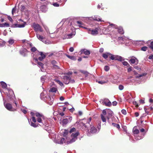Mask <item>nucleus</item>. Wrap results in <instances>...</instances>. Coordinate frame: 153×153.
Instances as JSON below:
<instances>
[{
	"mask_svg": "<svg viewBox=\"0 0 153 153\" xmlns=\"http://www.w3.org/2000/svg\"><path fill=\"white\" fill-rule=\"evenodd\" d=\"M21 110L25 114H26L27 113V111L26 110H25V109H23V110L21 109Z\"/></svg>",
	"mask_w": 153,
	"mask_h": 153,
	"instance_id": "nucleus-61",
	"label": "nucleus"
},
{
	"mask_svg": "<svg viewBox=\"0 0 153 153\" xmlns=\"http://www.w3.org/2000/svg\"><path fill=\"white\" fill-rule=\"evenodd\" d=\"M147 49L148 48L147 47L144 46L141 48V50L143 51H146Z\"/></svg>",
	"mask_w": 153,
	"mask_h": 153,
	"instance_id": "nucleus-40",
	"label": "nucleus"
},
{
	"mask_svg": "<svg viewBox=\"0 0 153 153\" xmlns=\"http://www.w3.org/2000/svg\"><path fill=\"white\" fill-rule=\"evenodd\" d=\"M112 104L113 105H116L117 104V102L116 101L113 102H112Z\"/></svg>",
	"mask_w": 153,
	"mask_h": 153,
	"instance_id": "nucleus-64",
	"label": "nucleus"
},
{
	"mask_svg": "<svg viewBox=\"0 0 153 153\" xmlns=\"http://www.w3.org/2000/svg\"><path fill=\"white\" fill-rule=\"evenodd\" d=\"M82 54L88 55L90 54V52L89 51L85 49L82 50L80 51V54Z\"/></svg>",
	"mask_w": 153,
	"mask_h": 153,
	"instance_id": "nucleus-14",
	"label": "nucleus"
},
{
	"mask_svg": "<svg viewBox=\"0 0 153 153\" xmlns=\"http://www.w3.org/2000/svg\"><path fill=\"white\" fill-rule=\"evenodd\" d=\"M57 91V88L56 87H52L49 90L50 92H56Z\"/></svg>",
	"mask_w": 153,
	"mask_h": 153,
	"instance_id": "nucleus-30",
	"label": "nucleus"
},
{
	"mask_svg": "<svg viewBox=\"0 0 153 153\" xmlns=\"http://www.w3.org/2000/svg\"><path fill=\"white\" fill-rule=\"evenodd\" d=\"M44 28H45V30H46V31L47 32V33H48L50 34H53V33H50L49 32V30H48V28L47 27H45L44 26Z\"/></svg>",
	"mask_w": 153,
	"mask_h": 153,
	"instance_id": "nucleus-51",
	"label": "nucleus"
},
{
	"mask_svg": "<svg viewBox=\"0 0 153 153\" xmlns=\"http://www.w3.org/2000/svg\"><path fill=\"white\" fill-rule=\"evenodd\" d=\"M149 47L153 51V41L151 42Z\"/></svg>",
	"mask_w": 153,
	"mask_h": 153,
	"instance_id": "nucleus-45",
	"label": "nucleus"
},
{
	"mask_svg": "<svg viewBox=\"0 0 153 153\" xmlns=\"http://www.w3.org/2000/svg\"><path fill=\"white\" fill-rule=\"evenodd\" d=\"M81 72L83 74H85L86 75H87L88 74V73L86 71H82Z\"/></svg>",
	"mask_w": 153,
	"mask_h": 153,
	"instance_id": "nucleus-55",
	"label": "nucleus"
},
{
	"mask_svg": "<svg viewBox=\"0 0 153 153\" xmlns=\"http://www.w3.org/2000/svg\"><path fill=\"white\" fill-rule=\"evenodd\" d=\"M118 39L119 41H121V42L122 43L125 42L126 39V38L124 37H120L118 38Z\"/></svg>",
	"mask_w": 153,
	"mask_h": 153,
	"instance_id": "nucleus-31",
	"label": "nucleus"
},
{
	"mask_svg": "<svg viewBox=\"0 0 153 153\" xmlns=\"http://www.w3.org/2000/svg\"><path fill=\"white\" fill-rule=\"evenodd\" d=\"M33 26L34 30L36 33H38V32L39 31L40 32H42L43 31L42 28L38 24L34 23L33 24Z\"/></svg>",
	"mask_w": 153,
	"mask_h": 153,
	"instance_id": "nucleus-8",
	"label": "nucleus"
},
{
	"mask_svg": "<svg viewBox=\"0 0 153 153\" xmlns=\"http://www.w3.org/2000/svg\"><path fill=\"white\" fill-rule=\"evenodd\" d=\"M36 49L35 47H32L31 49V51L32 52H34L35 51H36Z\"/></svg>",
	"mask_w": 153,
	"mask_h": 153,
	"instance_id": "nucleus-50",
	"label": "nucleus"
},
{
	"mask_svg": "<svg viewBox=\"0 0 153 153\" xmlns=\"http://www.w3.org/2000/svg\"><path fill=\"white\" fill-rule=\"evenodd\" d=\"M66 56L68 58L72 60H76V58L74 56H70L68 55H66Z\"/></svg>",
	"mask_w": 153,
	"mask_h": 153,
	"instance_id": "nucleus-34",
	"label": "nucleus"
},
{
	"mask_svg": "<svg viewBox=\"0 0 153 153\" xmlns=\"http://www.w3.org/2000/svg\"><path fill=\"white\" fill-rule=\"evenodd\" d=\"M9 92H10V94H11V96H10L7 95V96L8 97L7 100L8 102H10L12 101L13 100V98H14V95L13 93V92L12 91H10Z\"/></svg>",
	"mask_w": 153,
	"mask_h": 153,
	"instance_id": "nucleus-12",
	"label": "nucleus"
},
{
	"mask_svg": "<svg viewBox=\"0 0 153 153\" xmlns=\"http://www.w3.org/2000/svg\"><path fill=\"white\" fill-rule=\"evenodd\" d=\"M68 117V118H67V119H68L69 122H71L72 120V117Z\"/></svg>",
	"mask_w": 153,
	"mask_h": 153,
	"instance_id": "nucleus-52",
	"label": "nucleus"
},
{
	"mask_svg": "<svg viewBox=\"0 0 153 153\" xmlns=\"http://www.w3.org/2000/svg\"><path fill=\"white\" fill-rule=\"evenodd\" d=\"M16 7H14L12 9V14L13 16L14 15V13H16Z\"/></svg>",
	"mask_w": 153,
	"mask_h": 153,
	"instance_id": "nucleus-38",
	"label": "nucleus"
},
{
	"mask_svg": "<svg viewBox=\"0 0 153 153\" xmlns=\"http://www.w3.org/2000/svg\"><path fill=\"white\" fill-rule=\"evenodd\" d=\"M121 112L124 115H126V111L125 109H122L121 110Z\"/></svg>",
	"mask_w": 153,
	"mask_h": 153,
	"instance_id": "nucleus-48",
	"label": "nucleus"
},
{
	"mask_svg": "<svg viewBox=\"0 0 153 153\" xmlns=\"http://www.w3.org/2000/svg\"><path fill=\"white\" fill-rule=\"evenodd\" d=\"M102 104L103 105H104L106 106H110L111 105V102L108 99H105L102 102Z\"/></svg>",
	"mask_w": 153,
	"mask_h": 153,
	"instance_id": "nucleus-13",
	"label": "nucleus"
},
{
	"mask_svg": "<svg viewBox=\"0 0 153 153\" xmlns=\"http://www.w3.org/2000/svg\"><path fill=\"white\" fill-rule=\"evenodd\" d=\"M87 30L89 31L88 33L91 34L92 35H96L98 33V28H96L95 29L93 30H91L90 28H88Z\"/></svg>",
	"mask_w": 153,
	"mask_h": 153,
	"instance_id": "nucleus-9",
	"label": "nucleus"
},
{
	"mask_svg": "<svg viewBox=\"0 0 153 153\" xmlns=\"http://www.w3.org/2000/svg\"><path fill=\"white\" fill-rule=\"evenodd\" d=\"M52 64L53 65V68L56 69H59V67H58L57 65H56V64H57V62L53 60L52 62Z\"/></svg>",
	"mask_w": 153,
	"mask_h": 153,
	"instance_id": "nucleus-19",
	"label": "nucleus"
},
{
	"mask_svg": "<svg viewBox=\"0 0 153 153\" xmlns=\"http://www.w3.org/2000/svg\"><path fill=\"white\" fill-rule=\"evenodd\" d=\"M46 101L49 104L51 105L52 104L54 100V98L52 97H50L48 96L46 99Z\"/></svg>",
	"mask_w": 153,
	"mask_h": 153,
	"instance_id": "nucleus-11",
	"label": "nucleus"
},
{
	"mask_svg": "<svg viewBox=\"0 0 153 153\" xmlns=\"http://www.w3.org/2000/svg\"><path fill=\"white\" fill-rule=\"evenodd\" d=\"M104 49L103 48H101L100 49L99 51L100 52L102 53L103 52Z\"/></svg>",
	"mask_w": 153,
	"mask_h": 153,
	"instance_id": "nucleus-62",
	"label": "nucleus"
},
{
	"mask_svg": "<svg viewBox=\"0 0 153 153\" xmlns=\"http://www.w3.org/2000/svg\"><path fill=\"white\" fill-rule=\"evenodd\" d=\"M52 4L54 6L56 7H58L59 6V4L57 2L53 3Z\"/></svg>",
	"mask_w": 153,
	"mask_h": 153,
	"instance_id": "nucleus-42",
	"label": "nucleus"
},
{
	"mask_svg": "<svg viewBox=\"0 0 153 153\" xmlns=\"http://www.w3.org/2000/svg\"><path fill=\"white\" fill-rule=\"evenodd\" d=\"M124 88V86L122 85H120L119 86V89L120 90H123Z\"/></svg>",
	"mask_w": 153,
	"mask_h": 153,
	"instance_id": "nucleus-43",
	"label": "nucleus"
},
{
	"mask_svg": "<svg viewBox=\"0 0 153 153\" xmlns=\"http://www.w3.org/2000/svg\"><path fill=\"white\" fill-rule=\"evenodd\" d=\"M67 134H68V131L67 130H65L64 131V132L63 134V136L64 137H66H66V136L67 135ZM67 139H68L67 137ZM65 139H66V138ZM67 140H68V139H67Z\"/></svg>",
	"mask_w": 153,
	"mask_h": 153,
	"instance_id": "nucleus-41",
	"label": "nucleus"
},
{
	"mask_svg": "<svg viewBox=\"0 0 153 153\" xmlns=\"http://www.w3.org/2000/svg\"><path fill=\"white\" fill-rule=\"evenodd\" d=\"M36 113H34V112H31L30 113V114L31 115H32V116H34L36 115Z\"/></svg>",
	"mask_w": 153,
	"mask_h": 153,
	"instance_id": "nucleus-60",
	"label": "nucleus"
},
{
	"mask_svg": "<svg viewBox=\"0 0 153 153\" xmlns=\"http://www.w3.org/2000/svg\"><path fill=\"white\" fill-rule=\"evenodd\" d=\"M40 97L42 99H44V100H46V99H45V98H46L47 97H47V96L44 95V92L41 93L40 94Z\"/></svg>",
	"mask_w": 153,
	"mask_h": 153,
	"instance_id": "nucleus-35",
	"label": "nucleus"
},
{
	"mask_svg": "<svg viewBox=\"0 0 153 153\" xmlns=\"http://www.w3.org/2000/svg\"><path fill=\"white\" fill-rule=\"evenodd\" d=\"M149 59H153V55L151 54L149 57Z\"/></svg>",
	"mask_w": 153,
	"mask_h": 153,
	"instance_id": "nucleus-56",
	"label": "nucleus"
},
{
	"mask_svg": "<svg viewBox=\"0 0 153 153\" xmlns=\"http://www.w3.org/2000/svg\"><path fill=\"white\" fill-rule=\"evenodd\" d=\"M91 129L90 132L91 133L94 134L97 132V130L96 128L93 126H91Z\"/></svg>",
	"mask_w": 153,
	"mask_h": 153,
	"instance_id": "nucleus-21",
	"label": "nucleus"
},
{
	"mask_svg": "<svg viewBox=\"0 0 153 153\" xmlns=\"http://www.w3.org/2000/svg\"><path fill=\"white\" fill-rule=\"evenodd\" d=\"M46 76H42L41 78V80L42 82H43L44 81Z\"/></svg>",
	"mask_w": 153,
	"mask_h": 153,
	"instance_id": "nucleus-37",
	"label": "nucleus"
},
{
	"mask_svg": "<svg viewBox=\"0 0 153 153\" xmlns=\"http://www.w3.org/2000/svg\"><path fill=\"white\" fill-rule=\"evenodd\" d=\"M133 132L134 134H137L139 133V131L136 128V127L135 126L133 129Z\"/></svg>",
	"mask_w": 153,
	"mask_h": 153,
	"instance_id": "nucleus-24",
	"label": "nucleus"
},
{
	"mask_svg": "<svg viewBox=\"0 0 153 153\" xmlns=\"http://www.w3.org/2000/svg\"><path fill=\"white\" fill-rule=\"evenodd\" d=\"M112 125L113 126L117 128L118 129L120 128V126L119 124L113 123Z\"/></svg>",
	"mask_w": 153,
	"mask_h": 153,
	"instance_id": "nucleus-33",
	"label": "nucleus"
},
{
	"mask_svg": "<svg viewBox=\"0 0 153 153\" xmlns=\"http://www.w3.org/2000/svg\"><path fill=\"white\" fill-rule=\"evenodd\" d=\"M76 130V128H73L70 129L69 132L70 133H72L71 136V138L69 141H67V144L71 143L77 140V137L79 135V133L78 131L74 132Z\"/></svg>",
	"mask_w": 153,
	"mask_h": 153,
	"instance_id": "nucleus-2",
	"label": "nucleus"
},
{
	"mask_svg": "<svg viewBox=\"0 0 153 153\" xmlns=\"http://www.w3.org/2000/svg\"><path fill=\"white\" fill-rule=\"evenodd\" d=\"M36 52H37L39 54V53H40V55H41V56H40L39 57L38 59L40 61H42L43 59H44L45 57V54H44L42 52H39L38 51H37Z\"/></svg>",
	"mask_w": 153,
	"mask_h": 153,
	"instance_id": "nucleus-17",
	"label": "nucleus"
},
{
	"mask_svg": "<svg viewBox=\"0 0 153 153\" xmlns=\"http://www.w3.org/2000/svg\"><path fill=\"white\" fill-rule=\"evenodd\" d=\"M28 122L29 124H30V126L34 128L37 127L38 126V125L36 124V123H33L32 122H30L29 120L28 119Z\"/></svg>",
	"mask_w": 153,
	"mask_h": 153,
	"instance_id": "nucleus-25",
	"label": "nucleus"
},
{
	"mask_svg": "<svg viewBox=\"0 0 153 153\" xmlns=\"http://www.w3.org/2000/svg\"><path fill=\"white\" fill-rule=\"evenodd\" d=\"M54 142L56 143L59 144H62L64 143H67L68 141L67 137H66V139L64 138L59 137L57 139H55L54 140Z\"/></svg>",
	"mask_w": 153,
	"mask_h": 153,
	"instance_id": "nucleus-5",
	"label": "nucleus"
},
{
	"mask_svg": "<svg viewBox=\"0 0 153 153\" xmlns=\"http://www.w3.org/2000/svg\"><path fill=\"white\" fill-rule=\"evenodd\" d=\"M108 82V80H106V81H99L98 82V83L99 84H103L105 83H107Z\"/></svg>",
	"mask_w": 153,
	"mask_h": 153,
	"instance_id": "nucleus-36",
	"label": "nucleus"
},
{
	"mask_svg": "<svg viewBox=\"0 0 153 153\" xmlns=\"http://www.w3.org/2000/svg\"><path fill=\"white\" fill-rule=\"evenodd\" d=\"M123 65L125 66H127L128 65H129L128 63L126 61H124L123 62Z\"/></svg>",
	"mask_w": 153,
	"mask_h": 153,
	"instance_id": "nucleus-49",
	"label": "nucleus"
},
{
	"mask_svg": "<svg viewBox=\"0 0 153 153\" xmlns=\"http://www.w3.org/2000/svg\"><path fill=\"white\" fill-rule=\"evenodd\" d=\"M1 86L3 88H6L7 87V85L5 82L1 81L0 82Z\"/></svg>",
	"mask_w": 153,
	"mask_h": 153,
	"instance_id": "nucleus-28",
	"label": "nucleus"
},
{
	"mask_svg": "<svg viewBox=\"0 0 153 153\" xmlns=\"http://www.w3.org/2000/svg\"><path fill=\"white\" fill-rule=\"evenodd\" d=\"M75 33L74 34L70 33L67 34L65 36V37L63 38V39H70L72 38L73 36H74Z\"/></svg>",
	"mask_w": 153,
	"mask_h": 153,
	"instance_id": "nucleus-20",
	"label": "nucleus"
},
{
	"mask_svg": "<svg viewBox=\"0 0 153 153\" xmlns=\"http://www.w3.org/2000/svg\"><path fill=\"white\" fill-rule=\"evenodd\" d=\"M111 53H103L102 54V56L104 58L106 59H107L108 56H110Z\"/></svg>",
	"mask_w": 153,
	"mask_h": 153,
	"instance_id": "nucleus-26",
	"label": "nucleus"
},
{
	"mask_svg": "<svg viewBox=\"0 0 153 153\" xmlns=\"http://www.w3.org/2000/svg\"><path fill=\"white\" fill-rule=\"evenodd\" d=\"M63 79L64 82L66 84H68L70 82V78L69 77L65 76L64 77Z\"/></svg>",
	"mask_w": 153,
	"mask_h": 153,
	"instance_id": "nucleus-16",
	"label": "nucleus"
},
{
	"mask_svg": "<svg viewBox=\"0 0 153 153\" xmlns=\"http://www.w3.org/2000/svg\"><path fill=\"white\" fill-rule=\"evenodd\" d=\"M37 121L41 123V125H46V124L47 119L42 114L38 112L36 113Z\"/></svg>",
	"mask_w": 153,
	"mask_h": 153,
	"instance_id": "nucleus-3",
	"label": "nucleus"
},
{
	"mask_svg": "<svg viewBox=\"0 0 153 153\" xmlns=\"http://www.w3.org/2000/svg\"><path fill=\"white\" fill-rule=\"evenodd\" d=\"M107 114L108 116L106 117L107 118L108 122H109V118L112 117L113 115V113L112 111L110 109H105L103 110L102 111V114H101V118L103 122H106V115Z\"/></svg>",
	"mask_w": 153,
	"mask_h": 153,
	"instance_id": "nucleus-1",
	"label": "nucleus"
},
{
	"mask_svg": "<svg viewBox=\"0 0 153 153\" xmlns=\"http://www.w3.org/2000/svg\"><path fill=\"white\" fill-rule=\"evenodd\" d=\"M36 36L37 38L40 40L42 41L43 43L46 44H49L51 43V42L48 40H46L45 38L42 36L40 35L37 33H36Z\"/></svg>",
	"mask_w": 153,
	"mask_h": 153,
	"instance_id": "nucleus-6",
	"label": "nucleus"
},
{
	"mask_svg": "<svg viewBox=\"0 0 153 153\" xmlns=\"http://www.w3.org/2000/svg\"><path fill=\"white\" fill-rule=\"evenodd\" d=\"M33 59L35 62H37V63L39 66H40L42 68H43V66L44 65L41 62H38V59L37 58L34 57Z\"/></svg>",
	"mask_w": 153,
	"mask_h": 153,
	"instance_id": "nucleus-23",
	"label": "nucleus"
},
{
	"mask_svg": "<svg viewBox=\"0 0 153 153\" xmlns=\"http://www.w3.org/2000/svg\"><path fill=\"white\" fill-rule=\"evenodd\" d=\"M27 51L25 49H23L22 50L20 51V54L22 56H25L27 54Z\"/></svg>",
	"mask_w": 153,
	"mask_h": 153,
	"instance_id": "nucleus-22",
	"label": "nucleus"
},
{
	"mask_svg": "<svg viewBox=\"0 0 153 153\" xmlns=\"http://www.w3.org/2000/svg\"><path fill=\"white\" fill-rule=\"evenodd\" d=\"M134 67V68H135L136 69H137L138 70H140V68L137 66H135Z\"/></svg>",
	"mask_w": 153,
	"mask_h": 153,
	"instance_id": "nucleus-59",
	"label": "nucleus"
},
{
	"mask_svg": "<svg viewBox=\"0 0 153 153\" xmlns=\"http://www.w3.org/2000/svg\"><path fill=\"white\" fill-rule=\"evenodd\" d=\"M110 58L111 60H118L120 61H124V59L123 57L117 55H113L111 54L110 55Z\"/></svg>",
	"mask_w": 153,
	"mask_h": 153,
	"instance_id": "nucleus-7",
	"label": "nucleus"
},
{
	"mask_svg": "<svg viewBox=\"0 0 153 153\" xmlns=\"http://www.w3.org/2000/svg\"><path fill=\"white\" fill-rule=\"evenodd\" d=\"M7 18L8 19L10 22H12L13 21V20L12 18L10 16H8L7 17Z\"/></svg>",
	"mask_w": 153,
	"mask_h": 153,
	"instance_id": "nucleus-53",
	"label": "nucleus"
},
{
	"mask_svg": "<svg viewBox=\"0 0 153 153\" xmlns=\"http://www.w3.org/2000/svg\"><path fill=\"white\" fill-rule=\"evenodd\" d=\"M139 101H140V103H141L143 104L144 103V100H140Z\"/></svg>",
	"mask_w": 153,
	"mask_h": 153,
	"instance_id": "nucleus-58",
	"label": "nucleus"
},
{
	"mask_svg": "<svg viewBox=\"0 0 153 153\" xmlns=\"http://www.w3.org/2000/svg\"><path fill=\"white\" fill-rule=\"evenodd\" d=\"M118 29V32L121 34H123L124 33V31H123V28L121 27H119Z\"/></svg>",
	"mask_w": 153,
	"mask_h": 153,
	"instance_id": "nucleus-29",
	"label": "nucleus"
},
{
	"mask_svg": "<svg viewBox=\"0 0 153 153\" xmlns=\"http://www.w3.org/2000/svg\"><path fill=\"white\" fill-rule=\"evenodd\" d=\"M4 101V104L5 107L8 110L10 111H15L17 109V108H13L12 105L9 103H6V101L3 99Z\"/></svg>",
	"mask_w": 153,
	"mask_h": 153,
	"instance_id": "nucleus-4",
	"label": "nucleus"
},
{
	"mask_svg": "<svg viewBox=\"0 0 153 153\" xmlns=\"http://www.w3.org/2000/svg\"><path fill=\"white\" fill-rule=\"evenodd\" d=\"M91 117H89V119L87 121H87V123H88V124H89L90 122H91Z\"/></svg>",
	"mask_w": 153,
	"mask_h": 153,
	"instance_id": "nucleus-54",
	"label": "nucleus"
},
{
	"mask_svg": "<svg viewBox=\"0 0 153 153\" xmlns=\"http://www.w3.org/2000/svg\"><path fill=\"white\" fill-rule=\"evenodd\" d=\"M69 50L70 52H72L74 50V49L73 47H71L70 48Z\"/></svg>",
	"mask_w": 153,
	"mask_h": 153,
	"instance_id": "nucleus-57",
	"label": "nucleus"
},
{
	"mask_svg": "<svg viewBox=\"0 0 153 153\" xmlns=\"http://www.w3.org/2000/svg\"><path fill=\"white\" fill-rule=\"evenodd\" d=\"M26 25L25 22H24L23 24H16L14 25V27H16L22 28L24 27Z\"/></svg>",
	"mask_w": 153,
	"mask_h": 153,
	"instance_id": "nucleus-18",
	"label": "nucleus"
},
{
	"mask_svg": "<svg viewBox=\"0 0 153 153\" xmlns=\"http://www.w3.org/2000/svg\"><path fill=\"white\" fill-rule=\"evenodd\" d=\"M129 62L131 64H135L136 65L138 63V60L135 57H132L129 60Z\"/></svg>",
	"mask_w": 153,
	"mask_h": 153,
	"instance_id": "nucleus-10",
	"label": "nucleus"
},
{
	"mask_svg": "<svg viewBox=\"0 0 153 153\" xmlns=\"http://www.w3.org/2000/svg\"><path fill=\"white\" fill-rule=\"evenodd\" d=\"M104 69L105 71H109V66H105L104 68Z\"/></svg>",
	"mask_w": 153,
	"mask_h": 153,
	"instance_id": "nucleus-39",
	"label": "nucleus"
},
{
	"mask_svg": "<svg viewBox=\"0 0 153 153\" xmlns=\"http://www.w3.org/2000/svg\"><path fill=\"white\" fill-rule=\"evenodd\" d=\"M8 42L10 44L12 45L14 41L13 39H10L9 40Z\"/></svg>",
	"mask_w": 153,
	"mask_h": 153,
	"instance_id": "nucleus-47",
	"label": "nucleus"
},
{
	"mask_svg": "<svg viewBox=\"0 0 153 153\" xmlns=\"http://www.w3.org/2000/svg\"><path fill=\"white\" fill-rule=\"evenodd\" d=\"M31 119L32 120V121L34 122L35 123L36 121V119L35 117H34V116H33L32 118Z\"/></svg>",
	"mask_w": 153,
	"mask_h": 153,
	"instance_id": "nucleus-44",
	"label": "nucleus"
},
{
	"mask_svg": "<svg viewBox=\"0 0 153 153\" xmlns=\"http://www.w3.org/2000/svg\"><path fill=\"white\" fill-rule=\"evenodd\" d=\"M133 104L135 105L136 107H138L139 106L138 103H137L136 101H134L133 102Z\"/></svg>",
	"mask_w": 153,
	"mask_h": 153,
	"instance_id": "nucleus-46",
	"label": "nucleus"
},
{
	"mask_svg": "<svg viewBox=\"0 0 153 153\" xmlns=\"http://www.w3.org/2000/svg\"><path fill=\"white\" fill-rule=\"evenodd\" d=\"M4 25L5 26V27H8L9 25L8 23H4Z\"/></svg>",
	"mask_w": 153,
	"mask_h": 153,
	"instance_id": "nucleus-63",
	"label": "nucleus"
},
{
	"mask_svg": "<svg viewBox=\"0 0 153 153\" xmlns=\"http://www.w3.org/2000/svg\"><path fill=\"white\" fill-rule=\"evenodd\" d=\"M54 81L56 82H57L58 84H59L61 86H64V85H63V83L62 82H61L60 81H59V80L58 79H54Z\"/></svg>",
	"mask_w": 153,
	"mask_h": 153,
	"instance_id": "nucleus-32",
	"label": "nucleus"
},
{
	"mask_svg": "<svg viewBox=\"0 0 153 153\" xmlns=\"http://www.w3.org/2000/svg\"><path fill=\"white\" fill-rule=\"evenodd\" d=\"M62 123L65 124L66 125L68 123H70L69 122V121L68 120V119H67V118H64L62 121Z\"/></svg>",
	"mask_w": 153,
	"mask_h": 153,
	"instance_id": "nucleus-27",
	"label": "nucleus"
},
{
	"mask_svg": "<svg viewBox=\"0 0 153 153\" xmlns=\"http://www.w3.org/2000/svg\"><path fill=\"white\" fill-rule=\"evenodd\" d=\"M92 19L94 20H96V21L99 22H103L104 21L103 20H102L101 18L100 17L97 16H92L91 17Z\"/></svg>",
	"mask_w": 153,
	"mask_h": 153,
	"instance_id": "nucleus-15",
	"label": "nucleus"
}]
</instances>
